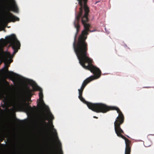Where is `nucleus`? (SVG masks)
<instances>
[{
	"instance_id": "obj_1",
	"label": "nucleus",
	"mask_w": 154,
	"mask_h": 154,
	"mask_svg": "<svg viewBox=\"0 0 154 154\" xmlns=\"http://www.w3.org/2000/svg\"><path fill=\"white\" fill-rule=\"evenodd\" d=\"M81 6L78 15L75 17L74 24L76 29V33L75 36L73 47L79 60V63L83 68L90 70L94 74L86 79H95L99 78L101 74L99 69L90 64L92 60L87 56V44L85 40L87 37L85 35L88 34L90 25L86 23L88 21L87 17L89 11L87 5L88 0H77Z\"/></svg>"
},
{
	"instance_id": "obj_2",
	"label": "nucleus",
	"mask_w": 154,
	"mask_h": 154,
	"mask_svg": "<svg viewBox=\"0 0 154 154\" xmlns=\"http://www.w3.org/2000/svg\"><path fill=\"white\" fill-rule=\"evenodd\" d=\"M20 111L23 109L27 115L32 116L35 112V108L29 106L28 103L26 102L27 98L31 95V92L33 90H38L39 99L37 102L39 107L44 109L47 112L46 114L43 113L41 118L45 123V119L49 120L48 124L50 128L54 137H58L56 130L53 128L52 122L49 120L53 119V116L49 110L48 107L46 105L43 99L42 90L37 85L35 82L30 79L25 78L20 75Z\"/></svg>"
},
{
	"instance_id": "obj_3",
	"label": "nucleus",
	"mask_w": 154,
	"mask_h": 154,
	"mask_svg": "<svg viewBox=\"0 0 154 154\" xmlns=\"http://www.w3.org/2000/svg\"><path fill=\"white\" fill-rule=\"evenodd\" d=\"M5 40L3 38H1L0 42L1 44H4L5 42L7 43L10 44L11 46L14 51L13 55H11L9 53H8L6 56V58H8L10 61V63L12 62L11 58L18 51V49H19V42L17 40L16 35L14 34H12L11 35L8 36L5 38Z\"/></svg>"
},
{
	"instance_id": "obj_4",
	"label": "nucleus",
	"mask_w": 154,
	"mask_h": 154,
	"mask_svg": "<svg viewBox=\"0 0 154 154\" xmlns=\"http://www.w3.org/2000/svg\"><path fill=\"white\" fill-rule=\"evenodd\" d=\"M9 65L5 64V66L2 69L6 76L13 82L14 85L17 87V110L19 111V75L13 72L8 70Z\"/></svg>"
},
{
	"instance_id": "obj_5",
	"label": "nucleus",
	"mask_w": 154,
	"mask_h": 154,
	"mask_svg": "<svg viewBox=\"0 0 154 154\" xmlns=\"http://www.w3.org/2000/svg\"><path fill=\"white\" fill-rule=\"evenodd\" d=\"M3 20L5 23H7L11 22H14L19 20V19L8 11L6 15L3 18Z\"/></svg>"
},
{
	"instance_id": "obj_6",
	"label": "nucleus",
	"mask_w": 154,
	"mask_h": 154,
	"mask_svg": "<svg viewBox=\"0 0 154 154\" xmlns=\"http://www.w3.org/2000/svg\"><path fill=\"white\" fill-rule=\"evenodd\" d=\"M8 92L6 89H0V98L1 99L6 98L8 95Z\"/></svg>"
},
{
	"instance_id": "obj_7",
	"label": "nucleus",
	"mask_w": 154,
	"mask_h": 154,
	"mask_svg": "<svg viewBox=\"0 0 154 154\" xmlns=\"http://www.w3.org/2000/svg\"><path fill=\"white\" fill-rule=\"evenodd\" d=\"M10 10L14 11H17L18 10V8L14 0L11 2L10 6Z\"/></svg>"
},
{
	"instance_id": "obj_8",
	"label": "nucleus",
	"mask_w": 154,
	"mask_h": 154,
	"mask_svg": "<svg viewBox=\"0 0 154 154\" xmlns=\"http://www.w3.org/2000/svg\"><path fill=\"white\" fill-rule=\"evenodd\" d=\"M1 106L3 108L5 109L6 110H9V105L7 103L5 102L3 104L2 103Z\"/></svg>"
},
{
	"instance_id": "obj_9",
	"label": "nucleus",
	"mask_w": 154,
	"mask_h": 154,
	"mask_svg": "<svg viewBox=\"0 0 154 154\" xmlns=\"http://www.w3.org/2000/svg\"><path fill=\"white\" fill-rule=\"evenodd\" d=\"M49 154H63L62 151L60 149H59L57 151H54Z\"/></svg>"
},
{
	"instance_id": "obj_10",
	"label": "nucleus",
	"mask_w": 154,
	"mask_h": 154,
	"mask_svg": "<svg viewBox=\"0 0 154 154\" xmlns=\"http://www.w3.org/2000/svg\"><path fill=\"white\" fill-rule=\"evenodd\" d=\"M5 83L6 87H10L9 83L8 82H7V81H5Z\"/></svg>"
},
{
	"instance_id": "obj_11",
	"label": "nucleus",
	"mask_w": 154,
	"mask_h": 154,
	"mask_svg": "<svg viewBox=\"0 0 154 154\" xmlns=\"http://www.w3.org/2000/svg\"><path fill=\"white\" fill-rule=\"evenodd\" d=\"M150 142V140H148L146 142H145V146H146V147H148V146H150V145H147V143H148V142Z\"/></svg>"
},
{
	"instance_id": "obj_12",
	"label": "nucleus",
	"mask_w": 154,
	"mask_h": 154,
	"mask_svg": "<svg viewBox=\"0 0 154 154\" xmlns=\"http://www.w3.org/2000/svg\"><path fill=\"white\" fill-rule=\"evenodd\" d=\"M21 154L20 152V153Z\"/></svg>"
},
{
	"instance_id": "obj_13",
	"label": "nucleus",
	"mask_w": 154,
	"mask_h": 154,
	"mask_svg": "<svg viewBox=\"0 0 154 154\" xmlns=\"http://www.w3.org/2000/svg\"><path fill=\"white\" fill-rule=\"evenodd\" d=\"M105 31L107 33H109V32L107 30H106V28L105 27Z\"/></svg>"
},
{
	"instance_id": "obj_14",
	"label": "nucleus",
	"mask_w": 154,
	"mask_h": 154,
	"mask_svg": "<svg viewBox=\"0 0 154 154\" xmlns=\"http://www.w3.org/2000/svg\"><path fill=\"white\" fill-rule=\"evenodd\" d=\"M1 139L0 142H2L4 140V139L3 137H2Z\"/></svg>"
},
{
	"instance_id": "obj_15",
	"label": "nucleus",
	"mask_w": 154,
	"mask_h": 154,
	"mask_svg": "<svg viewBox=\"0 0 154 154\" xmlns=\"http://www.w3.org/2000/svg\"><path fill=\"white\" fill-rule=\"evenodd\" d=\"M14 106H13V108H12V109H11L10 110H11V111H12L14 109Z\"/></svg>"
},
{
	"instance_id": "obj_16",
	"label": "nucleus",
	"mask_w": 154,
	"mask_h": 154,
	"mask_svg": "<svg viewBox=\"0 0 154 154\" xmlns=\"http://www.w3.org/2000/svg\"><path fill=\"white\" fill-rule=\"evenodd\" d=\"M95 31V30H92V31H91V32H94V31Z\"/></svg>"
},
{
	"instance_id": "obj_17",
	"label": "nucleus",
	"mask_w": 154,
	"mask_h": 154,
	"mask_svg": "<svg viewBox=\"0 0 154 154\" xmlns=\"http://www.w3.org/2000/svg\"><path fill=\"white\" fill-rule=\"evenodd\" d=\"M93 118H97V117H96V116H93Z\"/></svg>"
},
{
	"instance_id": "obj_18",
	"label": "nucleus",
	"mask_w": 154,
	"mask_h": 154,
	"mask_svg": "<svg viewBox=\"0 0 154 154\" xmlns=\"http://www.w3.org/2000/svg\"><path fill=\"white\" fill-rule=\"evenodd\" d=\"M0 145H2L3 144H1V143H0Z\"/></svg>"
}]
</instances>
